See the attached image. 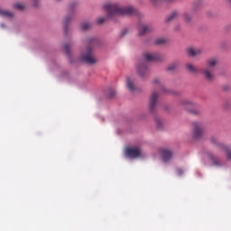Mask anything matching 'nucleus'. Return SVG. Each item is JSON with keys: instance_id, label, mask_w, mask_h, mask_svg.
Returning a JSON list of instances; mask_svg holds the SVG:
<instances>
[{"instance_id": "nucleus-1", "label": "nucleus", "mask_w": 231, "mask_h": 231, "mask_svg": "<svg viewBox=\"0 0 231 231\" xmlns=\"http://www.w3.org/2000/svg\"><path fill=\"white\" fill-rule=\"evenodd\" d=\"M104 10H106L110 19H115V17H120L122 15H136L138 14L136 8L131 5L120 7L118 4H106L104 5Z\"/></svg>"}, {"instance_id": "nucleus-2", "label": "nucleus", "mask_w": 231, "mask_h": 231, "mask_svg": "<svg viewBox=\"0 0 231 231\" xmlns=\"http://www.w3.org/2000/svg\"><path fill=\"white\" fill-rule=\"evenodd\" d=\"M85 44H88V47L87 48V51L81 54L80 59L87 64H95L97 60L93 57L91 46H97V44H98V40L95 38H88L85 40Z\"/></svg>"}, {"instance_id": "nucleus-3", "label": "nucleus", "mask_w": 231, "mask_h": 231, "mask_svg": "<svg viewBox=\"0 0 231 231\" xmlns=\"http://www.w3.org/2000/svg\"><path fill=\"white\" fill-rule=\"evenodd\" d=\"M217 64V60L215 58L207 60L206 67L201 71V73H202L205 80H207V82H212L214 80V79H215L214 69H215Z\"/></svg>"}, {"instance_id": "nucleus-4", "label": "nucleus", "mask_w": 231, "mask_h": 231, "mask_svg": "<svg viewBox=\"0 0 231 231\" xmlns=\"http://www.w3.org/2000/svg\"><path fill=\"white\" fill-rule=\"evenodd\" d=\"M79 6V2L77 0L71 1L68 7L69 15H67L63 20V26L64 31L67 32L68 30V24L71 22V19H73V14H75V9Z\"/></svg>"}, {"instance_id": "nucleus-5", "label": "nucleus", "mask_w": 231, "mask_h": 231, "mask_svg": "<svg viewBox=\"0 0 231 231\" xmlns=\"http://www.w3.org/2000/svg\"><path fill=\"white\" fill-rule=\"evenodd\" d=\"M178 106H180L183 109H186V111H189V113H191V115H198V110H196L198 105L191 100L180 99L178 102Z\"/></svg>"}, {"instance_id": "nucleus-6", "label": "nucleus", "mask_w": 231, "mask_h": 231, "mask_svg": "<svg viewBox=\"0 0 231 231\" xmlns=\"http://www.w3.org/2000/svg\"><path fill=\"white\" fill-rule=\"evenodd\" d=\"M209 142L213 143V145H217V147H219L220 151H223L224 152H226L227 158L231 160V150L228 148V146L221 143V141L219 140V136L212 135L209 138Z\"/></svg>"}, {"instance_id": "nucleus-7", "label": "nucleus", "mask_w": 231, "mask_h": 231, "mask_svg": "<svg viewBox=\"0 0 231 231\" xmlns=\"http://www.w3.org/2000/svg\"><path fill=\"white\" fill-rule=\"evenodd\" d=\"M205 131V125L202 123H192V139L199 140L203 136Z\"/></svg>"}, {"instance_id": "nucleus-8", "label": "nucleus", "mask_w": 231, "mask_h": 231, "mask_svg": "<svg viewBox=\"0 0 231 231\" xmlns=\"http://www.w3.org/2000/svg\"><path fill=\"white\" fill-rule=\"evenodd\" d=\"M152 84L155 88H158L160 89V93H162L163 95H180V93H175L174 91L165 88L163 83H162L158 78L153 79Z\"/></svg>"}, {"instance_id": "nucleus-9", "label": "nucleus", "mask_w": 231, "mask_h": 231, "mask_svg": "<svg viewBox=\"0 0 231 231\" xmlns=\"http://www.w3.org/2000/svg\"><path fill=\"white\" fill-rule=\"evenodd\" d=\"M143 58L146 62H158L162 60V55L157 52H145Z\"/></svg>"}, {"instance_id": "nucleus-10", "label": "nucleus", "mask_w": 231, "mask_h": 231, "mask_svg": "<svg viewBox=\"0 0 231 231\" xmlns=\"http://www.w3.org/2000/svg\"><path fill=\"white\" fill-rule=\"evenodd\" d=\"M156 104H158V92H152L148 105L150 113H156Z\"/></svg>"}, {"instance_id": "nucleus-11", "label": "nucleus", "mask_w": 231, "mask_h": 231, "mask_svg": "<svg viewBox=\"0 0 231 231\" xmlns=\"http://www.w3.org/2000/svg\"><path fill=\"white\" fill-rule=\"evenodd\" d=\"M136 70L139 76H141L143 79V77H147V74L149 73V69H147V64L143 61H138L136 65Z\"/></svg>"}, {"instance_id": "nucleus-12", "label": "nucleus", "mask_w": 231, "mask_h": 231, "mask_svg": "<svg viewBox=\"0 0 231 231\" xmlns=\"http://www.w3.org/2000/svg\"><path fill=\"white\" fill-rule=\"evenodd\" d=\"M196 14V10H191L189 12H185L182 14V20L186 24H192L194 23V15Z\"/></svg>"}, {"instance_id": "nucleus-13", "label": "nucleus", "mask_w": 231, "mask_h": 231, "mask_svg": "<svg viewBox=\"0 0 231 231\" xmlns=\"http://www.w3.org/2000/svg\"><path fill=\"white\" fill-rule=\"evenodd\" d=\"M140 154H142V151L139 148H126L125 155L128 158H140Z\"/></svg>"}, {"instance_id": "nucleus-14", "label": "nucleus", "mask_w": 231, "mask_h": 231, "mask_svg": "<svg viewBox=\"0 0 231 231\" xmlns=\"http://www.w3.org/2000/svg\"><path fill=\"white\" fill-rule=\"evenodd\" d=\"M126 87L131 93H134L138 90V88H136V80L133 78H126Z\"/></svg>"}, {"instance_id": "nucleus-15", "label": "nucleus", "mask_w": 231, "mask_h": 231, "mask_svg": "<svg viewBox=\"0 0 231 231\" xmlns=\"http://www.w3.org/2000/svg\"><path fill=\"white\" fill-rule=\"evenodd\" d=\"M161 156H162V162H169V160H171L172 158V152H171V150H162L161 152Z\"/></svg>"}, {"instance_id": "nucleus-16", "label": "nucleus", "mask_w": 231, "mask_h": 231, "mask_svg": "<svg viewBox=\"0 0 231 231\" xmlns=\"http://www.w3.org/2000/svg\"><path fill=\"white\" fill-rule=\"evenodd\" d=\"M208 156L212 165H214L215 167H221V165H223V162L219 161V159H217L216 156H214V154L208 153Z\"/></svg>"}, {"instance_id": "nucleus-17", "label": "nucleus", "mask_w": 231, "mask_h": 231, "mask_svg": "<svg viewBox=\"0 0 231 231\" xmlns=\"http://www.w3.org/2000/svg\"><path fill=\"white\" fill-rule=\"evenodd\" d=\"M187 53L189 57H196L197 55H201V49L189 48Z\"/></svg>"}, {"instance_id": "nucleus-18", "label": "nucleus", "mask_w": 231, "mask_h": 231, "mask_svg": "<svg viewBox=\"0 0 231 231\" xmlns=\"http://www.w3.org/2000/svg\"><path fill=\"white\" fill-rule=\"evenodd\" d=\"M178 17H180V13H178V11H173L166 17V23H171L175 19H178Z\"/></svg>"}, {"instance_id": "nucleus-19", "label": "nucleus", "mask_w": 231, "mask_h": 231, "mask_svg": "<svg viewBox=\"0 0 231 231\" xmlns=\"http://www.w3.org/2000/svg\"><path fill=\"white\" fill-rule=\"evenodd\" d=\"M138 30H139V35L141 36L145 35V33H149V32H151V28H149L147 24L139 25Z\"/></svg>"}, {"instance_id": "nucleus-20", "label": "nucleus", "mask_w": 231, "mask_h": 231, "mask_svg": "<svg viewBox=\"0 0 231 231\" xmlns=\"http://www.w3.org/2000/svg\"><path fill=\"white\" fill-rule=\"evenodd\" d=\"M180 67V63L178 61L170 63L167 67V71H176V69Z\"/></svg>"}, {"instance_id": "nucleus-21", "label": "nucleus", "mask_w": 231, "mask_h": 231, "mask_svg": "<svg viewBox=\"0 0 231 231\" xmlns=\"http://www.w3.org/2000/svg\"><path fill=\"white\" fill-rule=\"evenodd\" d=\"M186 69H188L189 73H198V69L190 63L186 64Z\"/></svg>"}, {"instance_id": "nucleus-22", "label": "nucleus", "mask_w": 231, "mask_h": 231, "mask_svg": "<svg viewBox=\"0 0 231 231\" xmlns=\"http://www.w3.org/2000/svg\"><path fill=\"white\" fill-rule=\"evenodd\" d=\"M89 28H91V23H89L88 22H84L80 24V29L82 32H88V30H89Z\"/></svg>"}, {"instance_id": "nucleus-23", "label": "nucleus", "mask_w": 231, "mask_h": 231, "mask_svg": "<svg viewBox=\"0 0 231 231\" xmlns=\"http://www.w3.org/2000/svg\"><path fill=\"white\" fill-rule=\"evenodd\" d=\"M0 15L2 17H14V14H12V12L4 11L2 9H0Z\"/></svg>"}, {"instance_id": "nucleus-24", "label": "nucleus", "mask_w": 231, "mask_h": 231, "mask_svg": "<svg viewBox=\"0 0 231 231\" xmlns=\"http://www.w3.org/2000/svg\"><path fill=\"white\" fill-rule=\"evenodd\" d=\"M166 42H167V40H165V38H158L155 41V44L157 45L165 44Z\"/></svg>"}, {"instance_id": "nucleus-25", "label": "nucleus", "mask_w": 231, "mask_h": 231, "mask_svg": "<svg viewBox=\"0 0 231 231\" xmlns=\"http://www.w3.org/2000/svg\"><path fill=\"white\" fill-rule=\"evenodd\" d=\"M69 48H71V45H69V43H65L63 45V51L67 55H69Z\"/></svg>"}, {"instance_id": "nucleus-26", "label": "nucleus", "mask_w": 231, "mask_h": 231, "mask_svg": "<svg viewBox=\"0 0 231 231\" xmlns=\"http://www.w3.org/2000/svg\"><path fill=\"white\" fill-rule=\"evenodd\" d=\"M14 8H16V10H24L25 5L24 4L18 3L14 5Z\"/></svg>"}, {"instance_id": "nucleus-27", "label": "nucleus", "mask_w": 231, "mask_h": 231, "mask_svg": "<svg viewBox=\"0 0 231 231\" xmlns=\"http://www.w3.org/2000/svg\"><path fill=\"white\" fill-rule=\"evenodd\" d=\"M116 95V91H115L114 89L108 90V94H107L108 98H113V97H115Z\"/></svg>"}, {"instance_id": "nucleus-28", "label": "nucleus", "mask_w": 231, "mask_h": 231, "mask_svg": "<svg viewBox=\"0 0 231 231\" xmlns=\"http://www.w3.org/2000/svg\"><path fill=\"white\" fill-rule=\"evenodd\" d=\"M155 124H156L157 129H162V127H163V124L162 123V120H160V119H156Z\"/></svg>"}, {"instance_id": "nucleus-29", "label": "nucleus", "mask_w": 231, "mask_h": 231, "mask_svg": "<svg viewBox=\"0 0 231 231\" xmlns=\"http://www.w3.org/2000/svg\"><path fill=\"white\" fill-rule=\"evenodd\" d=\"M106 21V19L99 17L97 20V24H103V23Z\"/></svg>"}, {"instance_id": "nucleus-30", "label": "nucleus", "mask_w": 231, "mask_h": 231, "mask_svg": "<svg viewBox=\"0 0 231 231\" xmlns=\"http://www.w3.org/2000/svg\"><path fill=\"white\" fill-rule=\"evenodd\" d=\"M177 173L181 176V174L183 173V170L181 168L177 170Z\"/></svg>"}, {"instance_id": "nucleus-31", "label": "nucleus", "mask_w": 231, "mask_h": 231, "mask_svg": "<svg viewBox=\"0 0 231 231\" xmlns=\"http://www.w3.org/2000/svg\"><path fill=\"white\" fill-rule=\"evenodd\" d=\"M125 33H127V29H125L122 31L121 37H124V35H125Z\"/></svg>"}, {"instance_id": "nucleus-32", "label": "nucleus", "mask_w": 231, "mask_h": 231, "mask_svg": "<svg viewBox=\"0 0 231 231\" xmlns=\"http://www.w3.org/2000/svg\"><path fill=\"white\" fill-rule=\"evenodd\" d=\"M228 1V3L231 5V0H227Z\"/></svg>"}, {"instance_id": "nucleus-33", "label": "nucleus", "mask_w": 231, "mask_h": 231, "mask_svg": "<svg viewBox=\"0 0 231 231\" xmlns=\"http://www.w3.org/2000/svg\"><path fill=\"white\" fill-rule=\"evenodd\" d=\"M193 6H196V3L193 4Z\"/></svg>"}, {"instance_id": "nucleus-34", "label": "nucleus", "mask_w": 231, "mask_h": 231, "mask_svg": "<svg viewBox=\"0 0 231 231\" xmlns=\"http://www.w3.org/2000/svg\"><path fill=\"white\" fill-rule=\"evenodd\" d=\"M33 1V3H35V1H37V0H32Z\"/></svg>"}]
</instances>
